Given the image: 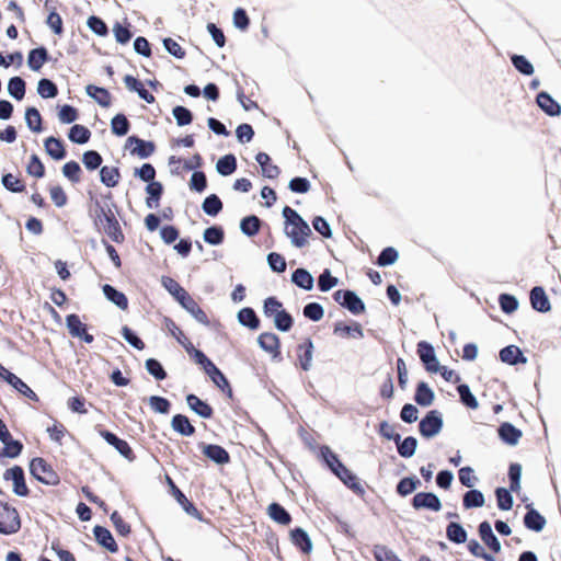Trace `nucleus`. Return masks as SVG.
Returning <instances> with one entry per match:
<instances>
[{"label": "nucleus", "mask_w": 561, "mask_h": 561, "mask_svg": "<svg viewBox=\"0 0 561 561\" xmlns=\"http://www.w3.org/2000/svg\"><path fill=\"white\" fill-rule=\"evenodd\" d=\"M92 219L96 230L104 232L113 242L121 244L125 241L119 221L110 205H103L96 201L93 206Z\"/></svg>", "instance_id": "f257e3e1"}, {"label": "nucleus", "mask_w": 561, "mask_h": 561, "mask_svg": "<svg viewBox=\"0 0 561 561\" xmlns=\"http://www.w3.org/2000/svg\"><path fill=\"white\" fill-rule=\"evenodd\" d=\"M283 216L286 220V236L290 238L295 247H305L308 243V237L311 234L309 225L289 206L284 207Z\"/></svg>", "instance_id": "f03ea898"}, {"label": "nucleus", "mask_w": 561, "mask_h": 561, "mask_svg": "<svg viewBox=\"0 0 561 561\" xmlns=\"http://www.w3.org/2000/svg\"><path fill=\"white\" fill-rule=\"evenodd\" d=\"M263 312L265 317L273 318L277 330L287 332L294 324L293 317L283 309V304L276 297H268L264 300Z\"/></svg>", "instance_id": "7ed1b4c3"}, {"label": "nucleus", "mask_w": 561, "mask_h": 561, "mask_svg": "<svg viewBox=\"0 0 561 561\" xmlns=\"http://www.w3.org/2000/svg\"><path fill=\"white\" fill-rule=\"evenodd\" d=\"M31 474L39 482L47 485H57L60 482L59 474L44 458L36 457L30 462Z\"/></svg>", "instance_id": "20e7f679"}, {"label": "nucleus", "mask_w": 561, "mask_h": 561, "mask_svg": "<svg viewBox=\"0 0 561 561\" xmlns=\"http://www.w3.org/2000/svg\"><path fill=\"white\" fill-rule=\"evenodd\" d=\"M21 529V518L15 507L0 501V534L13 535Z\"/></svg>", "instance_id": "39448f33"}, {"label": "nucleus", "mask_w": 561, "mask_h": 561, "mask_svg": "<svg viewBox=\"0 0 561 561\" xmlns=\"http://www.w3.org/2000/svg\"><path fill=\"white\" fill-rule=\"evenodd\" d=\"M96 432L101 437H103L107 444L113 446L125 459L128 461H134L136 459V455L129 444L117 437L114 433L104 430L101 425L95 427Z\"/></svg>", "instance_id": "423d86ee"}, {"label": "nucleus", "mask_w": 561, "mask_h": 561, "mask_svg": "<svg viewBox=\"0 0 561 561\" xmlns=\"http://www.w3.org/2000/svg\"><path fill=\"white\" fill-rule=\"evenodd\" d=\"M443 428L442 414L437 410H431L419 423V431L423 437L431 438Z\"/></svg>", "instance_id": "0eeeda50"}, {"label": "nucleus", "mask_w": 561, "mask_h": 561, "mask_svg": "<svg viewBox=\"0 0 561 561\" xmlns=\"http://www.w3.org/2000/svg\"><path fill=\"white\" fill-rule=\"evenodd\" d=\"M3 479L13 482V492L19 496H27L30 490L25 483L24 470L22 467L15 465L7 469L3 473Z\"/></svg>", "instance_id": "6e6552de"}, {"label": "nucleus", "mask_w": 561, "mask_h": 561, "mask_svg": "<svg viewBox=\"0 0 561 561\" xmlns=\"http://www.w3.org/2000/svg\"><path fill=\"white\" fill-rule=\"evenodd\" d=\"M416 352L428 373L436 374L439 370V362L432 344L421 341L417 343Z\"/></svg>", "instance_id": "1a4fd4ad"}, {"label": "nucleus", "mask_w": 561, "mask_h": 561, "mask_svg": "<svg viewBox=\"0 0 561 561\" xmlns=\"http://www.w3.org/2000/svg\"><path fill=\"white\" fill-rule=\"evenodd\" d=\"M313 351L314 346L310 337L304 339V341L299 343L295 350L297 357L296 365L304 371L310 370L312 366Z\"/></svg>", "instance_id": "9d476101"}, {"label": "nucleus", "mask_w": 561, "mask_h": 561, "mask_svg": "<svg viewBox=\"0 0 561 561\" xmlns=\"http://www.w3.org/2000/svg\"><path fill=\"white\" fill-rule=\"evenodd\" d=\"M412 506L415 510H431L438 512L442 508L440 500L437 495L431 492H419L412 499Z\"/></svg>", "instance_id": "9b49d317"}, {"label": "nucleus", "mask_w": 561, "mask_h": 561, "mask_svg": "<svg viewBox=\"0 0 561 561\" xmlns=\"http://www.w3.org/2000/svg\"><path fill=\"white\" fill-rule=\"evenodd\" d=\"M257 343L265 352L273 357L280 355V340L273 332H263L257 337Z\"/></svg>", "instance_id": "f8f14e48"}, {"label": "nucleus", "mask_w": 561, "mask_h": 561, "mask_svg": "<svg viewBox=\"0 0 561 561\" xmlns=\"http://www.w3.org/2000/svg\"><path fill=\"white\" fill-rule=\"evenodd\" d=\"M180 305L199 323L206 327L210 324L207 313L199 307L197 301L190 294L184 299H181Z\"/></svg>", "instance_id": "ddd939ff"}, {"label": "nucleus", "mask_w": 561, "mask_h": 561, "mask_svg": "<svg viewBox=\"0 0 561 561\" xmlns=\"http://www.w3.org/2000/svg\"><path fill=\"white\" fill-rule=\"evenodd\" d=\"M333 333L343 339H362L364 336L363 328L358 322L346 324L339 321L334 324Z\"/></svg>", "instance_id": "4468645a"}, {"label": "nucleus", "mask_w": 561, "mask_h": 561, "mask_svg": "<svg viewBox=\"0 0 561 561\" xmlns=\"http://www.w3.org/2000/svg\"><path fill=\"white\" fill-rule=\"evenodd\" d=\"M206 374L209 376L211 381L227 396L228 399L233 400L232 388L226 376L216 365L207 370Z\"/></svg>", "instance_id": "2eb2a0df"}, {"label": "nucleus", "mask_w": 561, "mask_h": 561, "mask_svg": "<svg viewBox=\"0 0 561 561\" xmlns=\"http://www.w3.org/2000/svg\"><path fill=\"white\" fill-rule=\"evenodd\" d=\"M133 144L136 146L130 150V152L131 154L138 156L139 158H148L156 150V146L152 141H146L136 136H130L127 138V145Z\"/></svg>", "instance_id": "dca6fc26"}, {"label": "nucleus", "mask_w": 561, "mask_h": 561, "mask_svg": "<svg viewBox=\"0 0 561 561\" xmlns=\"http://www.w3.org/2000/svg\"><path fill=\"white\" fill-rule=\"evenodd\" d=\"M203 454L218 465H226L230 461L229 453L220 445H204Z\"/></svg>", "instance_id": "f3484780"}, {"label": "nucleus", "mask_w": 561, "mask_h": 561, "mask_svg": "<svg viewBox=\"0 0 561 561\" xmlns=\"http://www.w3.org/2000/svg\"><path fill=\"white\" fill-rule=\"evenodd\" d=\"M479 535L481 540L494 553L501 551V543L492 531L489 522L484 520L479 525Z\"/></svg>", "instance_id": "a211bd4d"}, {"label": "nucleus", "mask_w": 561, "mask_h": 561, "mask_svg": "<svg viewBox=\"0 0 561 561\" xmlns=\"http://www.w3.org/2000/svg\"><path fill=\"white\" fill-rule=\"evenodd\" d=\"M538 106L549 116H558L561 114L560 104L552 99L547 92H540L536 98Z\"/></svg>", "instance_id": "6ab92c4d"}, {"label": "nucleus", "mask_w": 561, "mask_h": 561, "mask_svg": "<svg viewBox=\"0 0 561 561\" xmlns=\"http://www.w3.org/2000/svg\"><path fill=\"white\" fill-rule=\"evenodd\" d=\"M93 534L96 541L110 552L115 553L118 551V546L107 528L103 526H95L93 528Z\"/></svg>", "instance_id": "aec40b11"}, {"label": "nucleus", "mask_w": 561, "mask_h": 561, "mask_svg": "<svg viewBox=\"0 0 561 561\" xmlns=\"http://www.w3.org/2000/svg\"><path fill=\"white\" fill-rule=\"evenodd\" d=\"M3 371L5 374V381L15 390L31 400H38L37 394L21 378L8 369H3Z\"/></svg>", "instance_id": "412c9836"}, {"label": "nucleus", "mask_w": 561, "mask_h": 561, "mask_svg": "<svg viewBox=\"0 0 561 561\" xmlns=\"http://www.w3.org/2000/svg\"><path fill=\"white\" fill-rule=\"evenodd\" d=\"M527 513L524 516V525L526 528L534 530V531H541L546 526V518L535 508L531 507V505H527Z\"/></svg>", "instance_id": "4be33fe9"}, {"label": "nucleus", "mask_w": 561, "mask_h": 561, "mask_svg": "<svg viewBox=\"0 0 561 561\" xmlns=\"http://www.w3.org/2000/svg\"><path fill=\"white\" fill-rule=\"evenodd\" d=\"M530 304L531 307L539 312H547L551 308L545 289L539 286L530 290Z\"/></svg>", "instance_id": "5701e85b"}, {"label": "nucleus", "mask_w": 561, "mask_h": 561, "mask_svg": "<svg viewBox=\"0 0 561 561\" xmlns=\"http://www.w3.org/2000/svg\"><path fill=\"white\" fill-rule=\"evenodd\" d=\"M186 402L196 414L204 419H210L213 417L214 410L213 408L202 399H199L196 394H188L186 397Z\"/></svg>", "instance_id": "b1692460"}, {"label": "nucleus", "mask_w": 561, "mask_h": 561, "mask_svg": "<svg viewBox=\"0 0 561 561\" xmlns=\"http://www.w3.org/2000/svg\"><path fill=\"white\" fill-rule=\"evenodd\" d=\"M334 474L351 490H353L356 493H363L364 490L362 488V484L358 480V478L344 465L339 468L337 471L334 472Z\"/></svg>", "instance_id": "393cba45"}, {"label": "nucleus", "mask_w": 561, "mask_h": 561, "mask_svg": "<svg viewBox=\"0 0 561 561\" xmlns=\"http://www.w3.org/2000/svg\"><path fill=\"white\" fill-rule=\"evenodd\" d=\"M497 433L504 443L512 446L516 445L523 435L520 430L516 428L508 422L502 423L497 430Z\"/></svg>", "instance_id": "a878e982"}, {"label": "nucleus", "mask_w": 561, "mask_h": 561, "mask_svg": "<svg viewBox=\"0 0 561 561\" xmlns=\"http://www.w3.org/2000/svg\"><path fill=\"white\" fill-rule=\"evenodd\" d=\"M434 400V391L430 388V386L426 382L420 381L416 385L414 401L421 407H430L433 404Z\"/></svg>", "instance_id": "bb28decb"}, {"label": "nucleus", "mask_w": 561, "mask_h": 561, "mask_svg": "<svg viewBox=\"0 0 561 561\" xmlns=\"http://www.w3.org/2000/svg\"><path fill=\"white\" fill-rule=\"evenodd\" d=\"M500 359L508 365L525 364L527 362L516 345H508L500 351Z\"/></svg>", "instance_id": "cd10ccee"}, {"label": "nucleus", "mask_w": 561, "mask_h": 561, "mask_svg": "<svg viewBox=\"0 0 561 561\" xmlns=\"http://www.w3.org/2000/svg\"><path fill=\"white\" fill-rule=\"evenodd\" d=\"M164 325L170 334L185 348L187 353L193 350V343L185 336L184 332L171 318H164Z\"/></svg>", "instance_id": "c85d7f7f"}, {"label": "nucleus", "mask_w": 561, "mask_h": 561, "mask_svg": "<svg viewBox=\"0 0 561 561\" xmlns=\"http://www.w3.org/2000/svg\"><path fill=\"white\" fill-rule=\"evenodd\" d=\"M44 148L46 153L55 160H61L67 154L64 142L53 136L45 139Z\"/></svg>", "instance_id": "c756f323"}, {"label": "nucleus", "mask_w": 561, "mask_h": 561, "mask_svg": "<svg viewBox=\"0 0 561 561\" xmlns=\"http://www.w3.org/2000/svg\"><path fill=\"white\" fill-rule=\"evenodd\" d=\"M255 160L262 169V174L268 179H276L280 170L276 164L272 163L271 157L265 152H259Z\"/></svg>", "instance_id": "7c9ffc66"}, {"label": "nucleus", "mask_w": 561, "mask_h": 561, "mask_svg": "<svg viewBox=\"0 0 561 561\" xmlns=\"http://www.w3.org/2000/svg\"><path fill=\"white\" fill-rule=\"evenodd\" d=\"M48 51L45 47H38L30 50L27 56L28 67L33 71H38L45 62L48 61Z\"/></svg>", "instance_id": "2f4dec72"}, {"label": "nucleus", "mask_w": 561, "mask_h": 561, "mask_svg": "<svg viewBox=\"0 0 561 561\" xmlns=\"http://www.w3.org/2000/svg\"><path fill=\"white\" fill-rule=\"evenodd\" d=\"M171 426L173 431L183 436H192L195 433V427L191 424L188 417L183 414H175L172 417Z\"/></svg>", "instance_id": "473e14b6"}, {"label": "nucleus", "mask_w": 561, "mask_h": 561, "mask_svg": "<svg viewBox=\"0 0 561 561\" xmlns=\"http://www.w3.org/2000/svg\"><path fill=\"white\" fill-rule=\"evenodd\" d=\"M293 543L304 553H309L312 549V542L308 534L302 528H295L290 531Z\"/></svg>", "instance_id": "72a5a7b5"}, {"label": "nucleus", "mask_w": 561, "mask_h": 561, "mask_svg": "<svg viewBox=\"0 0 561 561\" xmlns=\"http://www.w3.org/2000/svg\"><path fill=\"white\" fill-rule=\"evenodd\" d=\"M341 306L346 308L353 314H360L365 311V304L352 290H346L345 299H343V302H341Z\"/></svg>", "instance_id": "f704fd0d"}, {"label": "nucleus", "mask_w": 561, "mask_h": 561, "mask_svg": "<svg viewBox=\"0 0 561 561\" xmlns=\"http://www.w3.org/2000/svg\"><path fill=\"white\" fill-rule=\"evenodd\" d=\"M103 293L110 301L115 304L122 310H126L128 308V299L126 295L114 288L112 285L105 284L103 286Z\"/></svg>", "instance_id": "c9c22d12"}, {"label": "nucleus", "mask_w": 561, "mask_h": 561, "mask_svg": "<svg viewBox=\"0 0 561 561\" xmlns=\"http://www.w3.org/2000/svg\"><path fill=\"white\" fill-rule=\"evenodd\" d=\"M394 442L397 444L398 453L401 457L410 458L414 455L417 440L413 436L405 437L402 442H400V435L398 434L394 437Z\"/></svg>", "instance_id": "e433bc0d"}, {"label": "nucleus", "mask_w": 561, "mask_h": 561, "mask_svg": "<svg viewBox=\"0 0 561 561\" xmlns=\"http://www.w3.org/2000/svg\"><path fill=\"white\" fill-rule=\"evenodd\" d=\"M101 182L107 187H115L121 180V172L117 167L104 165L100 170Z\"/></svg>", "instance_id": "4c0bfd02"}, {"label": "nucleus", "mask_w": 561, "mask_h": 561, "mask_svg": "<svg viewBox=\"0 0 561 561\" xmlns=\"http://www.w3.org/2000/svg\"><path fill=\"white\" fill-rule=\"evenodd\" d=\"M146 192L148 194V197L146 198L147 207L157 208L163 194L162 184L160 182H151L146 186Z\"/></svg>", "instance_id": "58836bf2"}, {"label": "nucleus", "mask_w": 561, "mask_h": 561, "mask_svg": "<svg viewBox=\"0 0 561 561\" xmlns=\"http://www.w3.org/2000/svg\"><path fill=\"white\" fill-rule=\"evenodd\" d=\"M87 93L93 100H95L101 106L107 107L111 105L112 96H111V93L105 88L89 84L87 87Z\"/></svg>", "instance_id": "ea45409f"}, {"label": "nucleus", "mask_w": 561, "mask_h": 561, "mask_svg": "<svg viewBox=\"0 0 561 561\" xmlns=\"http://www.w3.org/2000/svg\"><path fill=\"white\" fill-rule=\"evenodd\" d=\"M267 513L274 522L280 525H289L291 522L290 514L278 503L270 504Z\"/></svg>", "instance_id": "a19ab883"}, {"label": "nucleus", "mask_w": 561, "mask_h": 561, "mask_svg": "<svg viewBox=\"0 0 561 561\" xmlns=\"http://www.w3.org/2000/svg\"><path fill=\"white\" fill-rule=\"evenodd\" d=\"M163 287L174 297V299L180 304L181 299H184L188 293L183 288L179 282L174 278L164 276L162 277Z\"/></svg>", "instance_id": "79ce46f5"}, {"label": "nucleus", "mask_w": 561, "mask_h": 561, "mask_svg": "<svg viewBox=\"0 0 561 561\" xmlns=\"http://www.w3.org/2000/svg\"><path fill=\"white\" fill-rule=\"evenodd\" d=\"M291 280L295 285L306 290H311L313 287V277L305 268H297L291 275Z\"/></svg>", "instance_id": "37998d69"}, {"label": "nucleus", "mask_w": 561, "mask_h": 561, "mask_svg": "<svg viewBox=\"0 0 561 561\" xmlns=\"http://www.w3.org/2000/svg\"><path fill=\"white\" fill-rule=\"evenodd\" d=\"M68 137L70 141L83 145L90 140L91 131L84 125L76 124L70 128Z\"/></svg>", "instance_id": "c03bdc74"}, {"label": "nucleus", "mask_w": 561, "mask_h": 561, "mask_svg": "<svg viewBox=\"0 0 561 561\" xmlns=\"http://www.w3.org/2000/svg\"><path fill=\"white\" fill-rule=\"evenodd\" d=\"M239 322L252 330H256L260 327V320L252 308L245 307L238 313Z\"/></svg>", "instance_id": "a18cd8bd"}, {"label": "nucleus", "mask_w": 561, "mask_h": 561, "mask_svg": "<svg viewBox=\"0 0 561 561\" xmlns=\"http://www.w3.org/2000/svg\"><path fill=\"white\" fill-rule=\"evenodd\" d=\"M25 121L27 127L34 133L43 130V119L39 111L35 107H27L25 111Z\"/></svg>", "instance_id": "49530a36"}, {"label": "nucleus", "mask_w": 561, "mask_h": 561, "mask_svg": "<svg viewBox=\"0 0 561 561\" xmlns=\"http://www.w3.org/2000/svg\"><path fill=\"white\" fill-rule=\"evenodd\" d=\"M447 538L455 543H463L467 540V531L463 527L455 522L447 525L446 528Z\"/></svg>", "instance_id": "de8ad7c7"}, {"label": "nucleus", "mask_w": 561, "mask_h": 561, "mask_svg": "<svg viewBox=\"0 0 561 561\" xmlns=\"http://www.w3.org/2000/svg\"><path fill=\"white\" fill-rule=\"evenodd\" d=\"M320 456L333 473L343 465L337 455L327 445L320 447Z\"/></svg>", "instance_id": "09e8293b"}, {"label": "nucleus", "mask_w": 561, "mask_h": 561, "mask_svg": "<svg viewBox=\"0 0 561 561\" xmlns=\"http://www.w3.org/2000/svg\"><path fill=\"white\" fill-rule=\"evenodd\" d=\"M129 127V121L122 113L116 114L111 121L112 133L118 137L125 136L128 133Z\"/></svg>", "instance_id": "8fccbe9b"}, {"label": "nucleus", "mask_w": 561, "mask_h": 561, "mask_svg": "<svg viewBox=\"0 0 561 561\" xmlns=\"http://www.w3.org/2000/svg\"><path fill=\"white\" fill-rule=\"evenodd\" d=\"M218 173L224 176L232 174L237 169V160L233 154H226L216 164Z\"/></svg>", "instance_id": "3c124183"}, {"label": "nucleus", "mask_w": 561, "mask_h": 561, "mask_svg": "<svg viewBox=\"0 0 561 561\" xmlns=\"http://www.w3.org/2000/svg\"><path fill=\"white\" fill-rule=\"evenodd\" d=\"M457 391L460 397V401L463 405H466L469 409L477 410L479 408V403L477 398L472 394L470 391V388L468 385H459L457 387Z\"/></svg>", "instance_id": "603ef678"}, {"label": "nucleus", "mask_w": 561, "mask_h": 561, "mask_svg": "<svg viewBox=\"0 0 561 561\" xmlns=\"http://www.w3.org/2000/svg\"><path fill=\"white\" fill-rule=\"evenodd\" d=\"M421 484L416 477H407L399 481L397 484V492L401 496L411 494Z\"/></svg>", "instance_id": "864d4df0"}, {"label": "nucleus", "mask_w": 561, "mask_h": 561, "mask_svg": "<svg viewBox=\"0 0 561 561\" xmlns=\"http://www.w3.org/2000/svg\"><path fill=\"white\" fill-rule=\"evenodd\" d=\"M3 186L12 193H22L26 186L23 180L16 178L12 173H7L2 176Z\"/></svg>", "instance_id": "5fc2aeb1"}, {"label": "nucleus", "mask_w": 561, "mask_h": 561, "mask_svg": "<svg viewBox=\"0 0 561 561\" xmlns=\"http://www.w3.org/2000/svg\"><path fill=\"white\" fill-rule=\"evenodd\" d=\"M202 207L205 214L217 216L222 209V202L216 194H211L204 199Z\"/></svg>", "instance_id": "6e6d98bb"}, {"label": "nucleus", "mask_w": 561, "mask_h": 561, "mask_svg": "<svg viewBox=\"0 0 561 561\" xmlns=\"http://www.w3.org/2000/svg\"><path fill=\"white\" fill-rule=\"evenodd\" d=\"M462 504L465 508L481 507L484 504V496L479 490H470L465 493Z\"/></svg>", "instance_id": "4d7b16f0"}, {"label": "nucleus", "mask_w": 561, "mask_h": 561, "mask_svg": "<svg viewBox=\"0 0 561 561\" xmlns=\"http://www.w3.org/2000/svg\"><path fill=\"white\" fill-rule=\"evenodd\" d=\"M66 323L69 330V333L78 337L79 335L85 334V324H83L78 314L71 313L66 317Z\"/></svg>", "instance_id": "13d9d810"}, {"label": "nucleus", "mask_w": 561, "mask_h": 561, "mask_svg": "<svg viewBox=\"0 0 561 561\" xmlns=\"http://www.w3.org/2000/svg\"><path fill=\"white\" fill-rule=\"evenodd\" d=\"M26 172L28 175L34 176L36 179H41L45 175V165L43 164L37 154L33 153L30 157V161L26 165Z\"/></svg>", "instance_id": "bf43d9fd"}, {"label": "nucleus", "mask_w": 561, "mask_h": 561, "mask_svg": "<svg viewBox=\"0 0 561 561\" xmlns=\"http://www.w3.org/2000/svg\"><path fill=\"white\" fill-rule=\"evenodd\" d=\"M261 227L260 219L252 215L243 218L240 224L242 232L249 237L255 236Z\"/></svg>", "instance_id": "052dcab7"}, {"label": "nucleus", "mask_w": 561, "mask_h": 561, "mask_svg": "<svg viewBox=\"0 0 561 561\" xmlns=\"http://www.w3.org/2000/svg\"><path fill=\"white\" fill-rule=\"evenodd\" d=\"M9 93L18 101L25 95V81L21 77H13L8 83Z\"/></svg>", "instance_id": "680f3d73"}, {"label": "nucleus", "mask_w": 561, "mask_h": 561, "mask_svg": "<svg viewBox=\"0 0 561 561\" xmlns=\"http://www.w3.org/2000/svg\"><path fill=\"white\" fill-rule=\"evenodd\" d=\"M81 168L77 161H68L62 167V174L72 183L81 181Z\"/></svg>", "instance_id": "e2e57ef3"}, {"label": "nucleus", "mask_w": 561, "mask_h": 561, "mask_svg": "<svg viewBox=\"0 0 561 561\" xmlns=\"http://www.w3.org/2000/svg\"><path fill=\"white\" fill-rule=\"evenodd\" d=\"M225 231L221 227L213 226L204 231L205 242L211 245H218L224 242Z\"/></svg>", "instance_id": "0e129e2a"}, {"label": "nucleus", "mask_w": 561, "mask_h": 561, "mask_svg": "<svg viewBox=\"0 0 561 561\" xmlns=\"http://www.w3.org/2000/svg\"><path fill=\"white\" fill-rule=\"evenodd\" d=\"M38 94L44 99H53L58 94L57 85L49 79H41L37 85Z\"/></svg>", "instance_id": "69168bd1"}, {"label": "nucleus", "mask_w": 561, "mask_h": 561, "mask_svg": "<svg viewBox=\"0 0 561 561\" xmlns=\"http://www.w3.org/2000/svg\"><path fill=\"white\" fill-rule=\"evenodd\" d=\"M82 162L88 170L93 171L101 167L103 159L98 151L89 150L83 153Z\"/></svg>", "instance_id": "338daca9"}, {"label": "nucleus", "mask_w": 561, "mask_h": 561, "mask_svg": "<svg viewBox=\"0 0 561 561\" xmlns=\"http://www.w3.org/2000/svg\"><path fill=\"white\" fill-rule=\"evenodd\" d=\"M497 507L502 511H508L513 506V496L505 488H497L495 490Z\"/></svg>", "instance_id": "774afa93"}]
</instances>
